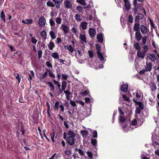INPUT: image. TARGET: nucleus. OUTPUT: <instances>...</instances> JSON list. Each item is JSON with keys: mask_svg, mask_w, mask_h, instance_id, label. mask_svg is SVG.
Segmentation results:
<instances>
[{"mask_svg": "<svg viewBox=\"0 0 159 159\" xmlns=\"http://www.w3.org/2000/svg\"><path fill=\"white\" fill-rule=\"evenodd\" d=\"M75 18L77 21H80L81 20V18L80 15L78 14H76L75 16Z\"/></svg>", "mask_w": 159, "mask_h": 159, "instance_id": "obj_37", "label": "nucleus"}, {"mask_svg": "<svg viewBox=\"0 0 159 159\" xmlns=\"http://www.w3.org/2000/svg\"><path fill=\"white\" fill-rule=\"evenodd\" d=\"M57 32H55L52 30H51L49 33V34L51 36V38L52 39H55L57 36Z\"/></svg>", "mask_w": 159, "mask_h": 159, "instance_id": "obj_14", "label": "nucleus"}, {"mask_svg": "<svg viewBox=\"0 0 159 159\" xmlns=\"http://www.w3.org/2000/svg\"><path fill=\"white\" fill-rule=\"evenodd\" d=\"M47 5L50 7H54L55 6V4L53 2L50 1H48L47 2Z\"/></svg>", "mask_w": 159, "mask_h": 159, "instance_id": "obj_35", "label": "nucleus"}, {"mask_svg": "<svg viewBox=\"0 0 159 159\" xmlns=\"http://www.w3.org/2000/svg\"><path fill=\"white\" fill-rule=\"evenodd\" d=\"M148 58H149L152 61L154 62L156 60V57L154 54L151 53L147 55V58H146V59H147Z\"/></svg>", "mask_w": 159, "mask_h": 159, "instance_id": "obj_10", "label": "nucleus"}, {"mask_svg": "<svg viewBox=\"0 0 159 159\" xmlns=\"http://www.w3.org/2000/svg\"><path fill=\"white\" fill-rule=\"evenodd\" d=\"M79 39H80V41L81 43H87L86 39L85 33H83L80 34Z\"/></svg>", "mask_w": 159, "mask_h": 159, "instance_id": "obj_5", "label": "nucleus"}, {"mask_svg": "<svg viewBox=\"0 0 159 159\" xmlns=\"http://www.w3.org/2000/svg\"><path fill=\"white\" fill-rule=\"evenodd\" d=\"M125 2V6L127 10H129L130 8V2L128 0H123Z\"/></svg>", "mask_w": 159, "mask_h": 159, "instance_id": "obj_18", "label": "nucleus"}, {"mask_svg": "<svg viewBox=\"0 0 159 159\" xmlns=\"http://www.w3.org/2000/svg\"><path fill=\"white\" fill-rule=\"evenodd\" d=\"M89 56L91 57H93V52L90 51H89Z\"/></svg>", "mask_w": 159, "mask_h": 159, "instance_id": "obj_64", "label": "nucleus"}, {"mask_svg": "<svg viewBox=\"0 0 159 159\" xmlns=\"http://www.w3.org/2000/svg\"><path fill=\"white\" fill-rule=\"evenodd\" d=\"M48 48L50 50H52L55 47L54 43L51 41L48 45Z\"/></svg>", "mask_w": 159, "mask_h": 159, "instance_id": "obj_26", "label": "nucleus"}, {"mask_svg": "<svg viewBox=\"0 0 159 159\" xmlns=\"http://www.w3.org/2000/svg\"><path fill=\"white\" fill-rule=\"evenodd\" d=\"M81 134L83 137H86L88 134V132L87 130H82L81 132Z\"/></svg>", "mask_w": 159, "mask_h": 159, "instance_id": "obj_27", "label": "nucleus"}, {"mask_svg": "<svg viewBox=\"0 0 159 159\" xmlns=\"http://www.w3.org/2000/svg\"><path fill=\"white\" fill-rule=\"evenodd\" d=\"M65 48L66 49H67L69 51L71 52L72 53L74 51V49L73 47L70 45H68L67 46H66L65 47Z\"/></svg>", "mask_w": 159, "mask_h": 159, "instance_id": "obj_23", "label": "nucleus"}, {"mask_svg": "<svg viewBox=\"0 0 159 159\" xmlns=\"http://www.w3.org/2000/svg\"><path fill=\"white\" fill-rule=\"evenodd\" d=\"M87 154L89 158L91 159L93 158V155L92 153L91 152L87 151Z\"/></svg>", "mask_w": 159, "mask_h": 159, "instance_id": "obj_51", "label": "nucleus"}, {"mask_svg": "<svg viewBox=\"0 0 159 159\" xmlns=\"http://www.w3.org/2000/svg\"><path fill=\"white\" fill-rule=\"evenodd\" d=\"M96 48L97 50V53L98 58L100 61H104V59L102 54L100 52V47L99 45H96Z\"/></svg>", "mask_w": 159, "mask_h": 159, "instance_id": "obj_3", "label": "nucleus"}, {"mask_svg": "<svg viewBox=\"0 0 159 159\" xmlns=\"http://www.w3.org/2000/svg\"><path fill=\"white\" fill-rule=\"evenodd\" d=\"M88 23L86 21H84L81 23L80 26L82 28V29L85 30L87 28Z\"/></svg>", "mask_w": 159, "mask_h": 159, "instance_id": "obj_21", "label": "nucleus"}, {"mask_svg": "<svg viewBox=\"0 0 159 159\" xmlns=\"http://www.w3.org/2000/svg\"><path fill=\"white\" fill-rule=\"evenodd\" d=\"M128 89V85L127 84H123L121 87V91L124 92H126Z\"/></svg>", "mask_w": 159, "mask_h": 159, "instance_id": "obj_17", "label": "nucleus"}, {"mask_svg": "<svg viewBox=\"0 0 159 159\" xmlns=\"http://www.w3.org/2000/svg\"><path fill=\"white\" fill-rule=\"evenodd\" d=\"M33 20L31 19H26L25 20H22V22L23 23L27 25H31L33 22Z\"/></svg>", "mask_w": 159, "mask_h": 159, "instance_id": "obj_15", "label": "nucleus"}, {"mask_svg": "<svg viewBox=\"0 0 159 159\" xmlns=\"http://www.w3.org/2000/svg\"><path fill=\"white\" fill-rule=\"evenodd\" d=\"M139 119L136 118L135 119L133 120L132 122V125H135L137 123L138 121L139 120Z\"/></svg>", "mask_w": 159, "mask_h": 159, "instance_id": "obj_43", "label": "nucleus"}, {"mask_svg": "<svg viewBox=\"0 0 159 159\" xmlns=\"http://www.w3.org/2000/svg\"><path fill=\"white\" fill-rule=\"evenodd\" d=\"M122 128L125 132H127L128 131V129L127 128L126 124H125L124 125H123Z\"/></svg>", "mask_w": 159, "mask_h": 159, "instance_id": "obj_45", "label": "nucleus"}, {"mask_svg": "<svg viewBox=\"0 0 159 159\" xmlns=\"http://www.w3.org/2000/svg\"><path fill=\"white\" fill-rule=\"evenodd\" d=\"M76 9L80 12H81L83 11L82 7L80 6H78L76 7Z\"/></svg>", "mask_w": 159, "mask_h": 159, "instance_id": "obj_47", "label": "nucleus"}, {"mask_svg": "<svg viewBox=\"0 0 159 159\" xmlns=\"http://www.w3.org/2000/svg\"><path fill=\"white\" fill-rule=\"evenodd\" d=\"M47 66L48 67H52V65L51 63L49 61H47L46 62Z\"/></svg>", "mask_w": 159, "mask_h": 159, "instance_id": "obj_62", "label": "nucleus"}, {"mask_svg": "<svg viewBox=\"0 0 159 159\" xmlns=\"http://www.w3.org/2000/svg\"><path fill=\"white\" fill-rule=\"evenodd\" d=\"M77 52L75 53V56L76 58L79 59L80 58V57L81 56V53L79 50H78Z\"/></svg>", "mask_w": 159, "mask_h": 159, "instance_id": "obj_30", "label": "nucleus"}, {"mask_svg": "<svg viewBox=\"0 0 159 159\" xmlns=\"http://www.w3.org/2000/svg\"><path fill=\"white\" fill-rule=\"evenodd\" d=\"M51 56L54 59H58L59 55L57 52H52L51 54Z\"/></svg>", "mask_w": 159, "mask_h": 159, "instance_id": "obj_24", "label": "nucleus"}, {"mask_svg": "<svg viewBox=\"0 0 159 159\" xmlns=\"http://www.w3.org/2000/svg\"><path fill=\"white\" fill-rule=\"evenodd\" d=\"M89 33L90 37H94L96 35V31L95 30L92 28H90L89 30Z\"/></svg>", "mask_w": 159, "mask_h": 159, "instance_id": "obj_9", "label": "nucleus"}, {"mask_svg": "<svg viewBox=\"0 0 159 159\" xmlns=\"http://www.w3.org/2000/svg\"><path fill=\"white\" fill-rule=\"evenodd\" d=\"M133 17L132 15H129L128 17V21L130 23H132L133 22Z\"/></svg>", "mask_w": 159, "mask_h": 159, "instance_id": "obj_50", "label": "nucleus"}, {"mask_svg": "<svg viewBox=\"0 0 159 159\" xmlns=\"http://www.w3.org/2000/svg\"><path fill=\"white\" fill-rule=\"evenodd\" d=\"M67 134L68 135H70V136L69 137H75V134L74 132L70 130H69L68 131Z\"/></svg>", "mask_w": 159, "mask_h": 159, "instance_id": "obj_31", "label": "nucleus"}, {"mask_svg": "<svg viewBox=\"0 0 159 159\" xmlns=\"http://www.w3.org/2000/svg\"><path fill=\"white\" fill-rule=\"evenodd\" d=\"M67 83L64 81L62 82L61 89L62 90H64L66 89V87Z\"/></svg>", "mask_w": 159, "mask_h": 159, "instance_id": "obj_29", "label": "nucleus"}, {"mask_svg": "<svg viewBox=\"0 0 159 159\" xmlns=\"http://www.w3.org/2000/svg\"><path fill=\"white\" fill-rule=\"evenodd\" d=\"M92 137L94 138H97L98 137L97 132L96 131H94Z\"/></svg>", "mask_w": 159, "mask_h": 159, "instance_id": "obj_55", "label": "nucleus"}, {"mask_svg": "<svg viewBox=\"0 0 159 159\" xmlns=\"http://www.w3.org/2000/svg\"><path fill=\"white\" fill-rule=\"evenodd\" d=\"M98 41L99 43H102L103 41V35L101 34H99L97 35V37Z\"/></svg>", "mask_w": 159, "mask_h": 159, "instance_id": "obj_19", "label": "nucleus"}, {"mask_svg": "<svg viewBox=\"0 0 159 159\" xmlns=\"http://www.w3.org/2000/svg\"><path fill=\"white\" fill-rule=\"evenodd\" d=\"M0 17L2 19L4 22L6 21L5 14L4 13L3 11H2L1 12Z\"/></svg>", "mask_w": 159, "mask_h": 159, "instance_id": "obj_32", "label": "nucleus"}, {"mask_svg": "<svg viewBox=\"0 0 159 159\" xmlns=\"http://www.w3.org/2000/svg\"><path fill=\"white\" fill-rule=\"evenodd\" d=\"M133 29L134 31L136 32L139 31V23H136L134 24Z\"/></svg>", "mask_w": 159, "mask_h": 159, "instance_id": "obj_28", "label": "nucleus"}, {"mask_svg": "<svg viewBox=\"0 0 159 159\" xmlns=\"http://www.w3.org/2000/svg\"><path fill=\"white\" fill-rule=\"evenodd\" d=\"M48 75V72L47 71H45L44 74L42 76V78L43 79H44L45 78H46L47 76Z\"/></svg>", "mask_w": 159, "mask_h": 159, "instance_id": "obj_63", "label": "nucleus"}, {"mask_svg": "<svg viewBox=\"0 0 159 159\" xmlns=\"http://www.w3.org/2000/svg\"><path fill=\"white\" fill-rule=\"evenodd\" d=\"M143 16L142 14L141 13H138V15L136 17L135 19L136 20H139L142 19Z\"/></svg>", "mask_w": 159, "mask_h": 159, "instance_id": "obj_33", "label": "nucleus"}, {"mask_svg": "<svg viewBox=\"0 0 159 159\" xmlns=\"http://www.w3.org/2000/svg\"><path fill=\"white\" fill-rule=\"evenodd\" d=\"M55 133L54 132H53L52 133H51L50 134L51 140L53 142H54V137L55 136Z\"/></svg>", "mask_w": 159, "mask_h": 159, "instance_id": "obj_48", "label": "nucleus"}, {"mask_svg": "<svg viewBox=\"0 0 159 159\" xmlns=\"http://www.w3.org/2000/svg\"><path fill=\"white\" fill-rule=\"evenodd\" d=\"M140 29L141 31L143 34L145 35L147 33V28L144 25H142L140 26Z\"/></svg>", "mask_w": 159, "mask_h": 159, "instance_id": "obj_11", "label": "nucleus"}, {"mask_svg": "<svg viewBox=\"0 0 159 159\" xmlns=\"http://www.w3.org/2000/svg\"><path fill=\"white\" fill-rule=\"evenodd\" d=\"M70 104H71L73 107H74L76 106V104L73 100H71L70 101Z\"/></svg>", "mask_w": 159, "mask_h": 159, "instance_id": "obj_58", "label": "nucleus"}, {"mask_svg": "<svg viewBox=\"0 0 159 159\" xmlns=\"http://www.w3.org/2000/svg\"><path fill=\"white\" fill-rule=\"evenodd\" d=\"M122 98L125 101H130L129 98L127 97L126 95H123Z\"/></svg>", "mask_w": 159, "mask_h": 159, "instance_id": "obj_46", "label": "nucleus"}, {"mask_svg": "<svg viewBox=\"0 0 159 159\" xmlns=\"http://www.w3.org/2000/svg\"><path fill=\"white\" fill-rule=\"evenodd\" d=\"M64 4L65 7L67 9H71L72 7V4L68 0H65Z\"/></svg>", "mask_w": 159, "mask_h": 159, "instance_id": "obj_8", "label": "nucleus"}, {"mask_svg": "<svg viewBox=\"0 0 159 159\" xmlns=\"http://www.w3.org/2000/svg\"><path fill=\"white\" fill-rule=\"evenodd\" d=\"M138 107H139V108L143 109V104L140 102H139L138 103Z\"/></svg>", "mask_w": 159, "mask_h": 159, "instance_id": "obj_54", "label": "nucleus"}, {"mask_svg": "<svg viewBox=\"0 0 159 159\" xmlns=\"http://www.w3.org/2000/svg\"><path fill=\"white\" fill-rule=\"evenodd\" d=\"M71 31L73 33H74L75 35H77V30H76V29L75 28V27H73L71 29Z\"/></svg>", "mask_w": 159, "mask_h": 159, "instance_id": "obj_49", "label": "nucleus"}, {"mask_svg": "<svg viewBox=\"0 0 159 159\" xmlns=\"http://www.w3.org/2000/svg\"><path fill=\"white\" fill-rule=\"evenodd\" d=\"M91 143L93 146H95L97 144V140L96 139H92L91 140Z\"/></svg>", "mask_w": 159, "mask_h": 159, "instance_id": "obj_42", "label": "nucleus"}, {"mask_svg": "<svg viewBox=\"0 0 159 159\" xmlns=\"http://www.w3.org/2000/svg\"><path fill=\"white\" fill-rule=\"evenodd\" d=\"M48 84L50 87L51 90L52 91H53L54 90V87L52 83L51 82H48Z\"/></svg>", "mask_w": 159, "mask_h": 159, "instance_id": "obj_39", "label": "nucleus"}, {"mask_svg": "<svg viewBox=\"0 0 159 159\" xmlns=\"http://www.w3.org/2000/svg\"><path fill=\"white\" fill-rule=\"evenodd\" d=\"M49 75L51 77L53 78L55 77V75L53 74L52 71L51 70L49 71Z\"/></svg>", "mask_w": 159, "mask_h": 159, "instance_id": "obj_61", "label": "nucleus"}, {"mask_svg": "<svg viewBox=\"0 0 159 159\" xmlns=\"http://www.w3.org/2000/svg\"><path fill=\"white\" fill-rule=\"evenodd\" d=\"M150 87L152 91L156 90L157 89L156 85L155 84H151Z\"/></svg>", "mask_w": 159, "mask_h": 159, "instance_id": "obj_40", "label": "nucleus"}, {"mask_svg": "<svg viewBox=\"0 0 159 159\" xmlns=\"http://www.w3.org/2000/svg\"><path fill=\"white\" fill-rule=\"evenodd\" d=\"M55 21L57 25L55 27L56 25L55 22L52 18L49 20V24L51 26V28L52 30H56L59 27V25L61 24L62 22V19L60 17H57L55 18Z\"/></svg>", "mask_w": 159, "mask_h": 159, "instance_id": "obj_1", "label": "nucleus"}, {"mask_svg": "<svg viewBox=\"0 0 159 159\" xmlns=\"http://www.w3.org/2000/svg\"><path fill=\"white\" fill-rule=\"evenodd\" d=\"M119 120L121 122H124L125 121V118L122 116H120Z\"/></svg>", "mask_w": 159, "mask_h": 159, "instance_id": "obj_52", "label": "nucleus"}, {"mask_svg": "<svg viewBox=\"0 0 159 159\" xmlns=\"http://www.w3.org/2000/svg\"><path fill=\"white\" fill-rule=\"evenodd\" d=\"M93 9L91 7V8H89V12H88V13H93L94 14V16L93 17V19H94L95 20H97V17H96V11L95 10H93Z\"/></svg>", "mask_w": 159, "mask_h": 159, "instance_id": "obj_22", "label": "nucleus"}, {"mask_svg": "<svg viewBox=\"0 0 159 159\" xmlns=\"http://www.w3.org/2000/svg\"><path fill=\"white\" fill-rule=\"evenodd\" d=\"M75 151L78 152V153L81 155L84 156V153L83 150L80 149L76 148L75 149Z\"/></svg>", "mask_w": 159, "mask_h": 159, "instance_id": "obj_34", "label": "nucleus"}, {"mask_svg": "<svg viewBox=\"0 0 159 159\" xmlns=\"http://www.w3.org/2000/svg\"><path fill=\"white\" fill-rule=\"evenodd\" d=\"M31 42L34 44H36L37 42V40L35 37H32L31 38Z\"/></svg>", "mask_w": 159, "mask_h": 159, "instance_id": "obj_57", "label": "nucleus"}, {"mask_svg": "<svg viewBox=\"0 0 159 159\" xmlns=\"http://www.w3.org/2000/svg\"><path fill=\"white\" fill-rule=\"evenodd\" d=\"M60 28L65 34H67L68 33L70 30L69 27L63 23L61 24Z\"/></svg>", "mask_w": 159, "mask_h": 159, "instance_id": "obj_4", "label": "nucleus"}, {"mask_svg": "<svg viewBox=\"0 0 159 159\" xmlns=\"http://www.w3.org/2000/svg\"><path fill=\"white\" fill-rule=\"evenodd\" d=\"M91 5L90 4H89L87 6L84 7V8L85 9L86 12H89V8H91Z\"/></svg>", "mask_w": 159, "mask_h": 159, "instance_id": "obj_44", "label": "nucleus"}, {"mask_svg": "<svg viewBox=\"0 0 159 159\" xmlns=\"http://www.w3.org/2000/svg\"><path fill=\"white\" fill-rule=\"evenodd\" d=\"M55 4H56L55 6L57 8H59L60 7V4L63 1V0H52Z\"/></svg>", "mask_w": 159, "mask_h": 159, "instance_id": "obj_12", "label": "nucleus"}, {"mask_svg": "<svg viewBox=\"0 0 159 159\" xmlns=\"http://www.w3.org/2000/svg\"><path fill=\"white\" fill-rule=\"evenodd\" d=\"M143 52L146 53L147 51L148 50V48L147 45H145L143 48Z\"/></svg>", "mask_w": 159, "mask_h": 159, "instance_id": "obj_59", "label": "nucleus"}, {"mask_svg": "<svg viewBox=\"0 0 159 159\" xmlns=\"http://www.w3.org/2000/svg\"><path fill=\"white\" fill-rule=\"evenodd\" d=\"M134 46L135 48L138 51L140 50V47L138 43H134Z\"/></svg>", "mask_w": 159, "mask_h": 159, "instance_id": "obj_36", "label": "nucleus"}, {"mask_svg": "<svg viewBox=\"0 0 159 159\" xmlns=\"http://www.w3.org/2000/svg\"><path fill=\"white\" fill-rule=\"evenodd\" d=\"M41 35L43 39H46L47 33L45 30H42L41 32Z\"/></svg>", "mask_w": 159, "mask_h": 159, "instance_id": "obj_25", "label": "nucleus"}, {"mask_svg": "<svg viewBox=\"0 0 159 159\" xmlns=\"http://www.w3.org/2000/svg\"><path fill=\"white\" fill-rule=\"evenodd\" d=\"M76 2L84 6L86 5V2L85 0H76Z\"/></svg>", "mask_w": 159, "mask_h": 159, "instance_id": "obj_38", "label": "nucleus"}, {"mask_svg": "<svg viewBox=\"0 0 159 159\" xmlns=\"http://www.w3.org/2000/svg\"><path fill=\"white\" fill-rule=\"evenodd\" d=\"M136 97L138 99L140 98L141 97L143 96V94L142 91L140 90H137L136 93Z\"/></svg>", "mask_w": 159, "mask_h": 159, "instance_id": "obj_20", "label": "nucleus"}, {"mask_svg": "<svg viewBox=\"0 0 159 159\" xmlns=\"http://www.w3.org/2000/svg\"><path fill=\"white\" fill-rule=\"evenodd\" d=\"M38 23L40 27H44L46 24V20L43 16H41L39 19Z\"/></svg>", "mask_w": 159, "mask_h": 159, "instance_id": "obj_2", "label": "nucleus"}, {"mask_svg": "<svg viewBox=\"0 0 159 159\" xmlns=\"http://www.w3.org/2000/svg\"><path fill=\"white\" fill-rule=\"evenodd\" d=\"M68 78V76L66 75L62 74V78L63 80H66Z\"/></svg>", "mask_w": 159, "mask_h": 159, "instance_id": "obj_60", "label": "nucleus"}, {"mask_svg": "<svg viewBox=\"0 0 159 159\" xmlns=\"http://www.w3.org/2000/svg\"><path fill=\"white\" fill-rule=\"evenodd\" d=\"M147 40V37L145 36L143 37L142 39L143 43L145 45L146 43Z\"/></svg>", "mask_w": 159, "mask_h": 159, "instance_id": "obj_56", "label": "nucleus"}, {"mask_svg": "<svg viewBox=\"0 0 159 159\" xmlns=\"http://www.w3.org/2000/svg\"><path fill=\"white\" fill-rule=\"evenodd\" d=\"M152 63L150 62L146 61V62L145 69L146 71L150 72L152 70Z\"/></svg>", "mask_w": 159, "mask_h": 159, "instance_id": "obj_7", "label": "nucleus"}, {"mask_svg": "<svg viewBox=\"0 0 159 159\" xmlns=\"http://www.w3.org/2000/svg\"><path fill=\"white\" fill-rule=\"evenodd\" d=\"M75 137H68L66 141L67 143L70 146L74 145L75 141Z\"/></svg>", "mask_w": 159, "mask_h": 159, "instance_id": "obj_6", "label": "nucleus"}, {"mask_svg": "<svg viewBox=\"0 0 159 159\" xmlns=\"http://www.w3.org/2000/svg\"><path fill=\"white\" fill-rule=\"evenodd\" d=\"M64 152L67 155H69L71 153V151L70 149L68 148L65 150Z\"/></svg>", "mask_w": 159, "mask_h": 159, "instance_id": "obj_41", "label": "nucleus"}, {"mask_svg": "<svg viewBox=\"0 0 159 159\" xmlns=\"http://www.w3.org/2000/svg\"><path fill=\"white\" fill-rule=\"evenodd\" d=\"M137 55L139 57L142 58H144L146 55V53L143 51H138L137 52Z\"/></svg>", "mask_w": 159, "mask_h": 159, "instance_id": "obj_13", "label": "nucleus"}, {"mask_svg": "<svg viewBox=\"0 0 159 159\" xmlns=\"http://www.w3.org/2000/svg\"><path fill=\"white\" fill-rule=\"evenodd\" d=\"M135 38L138 41H139L141 40L142 38V35L140 33L139 31L136 32L135 34Z\"/></svg>", "mask_w": 159, "mask_h": 159, "instance_id": "obj_16", "label": "nucleus"}, {"mask_svg": "<svg viewBox=\"0 0 159 159\" xmlns=\"http://www.w3.org/2000/svg\"><path fill=\"white\" fill-rule=\"evenodd\" d=\"M42 52L41 50H39L38 51V58L40 59L42 57Z\"/></svg>", "mask_w": 159, "mask_h": 159, "instance_id": "obj_53", "label": "nucleus"}]
</instances>
